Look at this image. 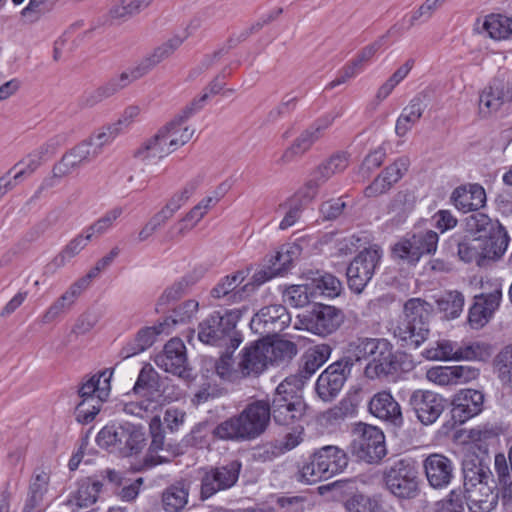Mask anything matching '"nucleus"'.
Segmentation results:
<instances>
[{"label": "nucleus", "mask_w": 512, "mask_h": 512, "mask_svg": "<svg viewBox=\"0 0 512 512\" xmlns=\"http://www.w3.org/2000/svg\"><path fill=\"white\" fill-rule=\"evenodd\" d=\"M167 322H158L153 326L142 327L134 338L128 341L120 350L119 356L128 359L149 349L156 341L157 336L169 334L166 330Z\"/></svg>", "instance_id": "28"}, {"label": "nucleus", "mask_w": 512, "mask_h": 512, "mask_svg": "<svg viewBox=\"0 0 512 512\" xmlns=\"http://www.w3.org/2000/svg\"><path fill=\"white\" fill-rule=\"evenodd\" d=\"M454 241L457 243L458 256L463 262L475 261L481 267L487 260L498 259L504 254L509 237L498 220L477 212L466 218V234Z\"/></svg>", "instance_id": "1"}, {"label": "nucleus", "mask_w": 512, "mask_h": 512, "mask_svg": "<svg viewBox=\"0 0 512 512\" xmlns=\"http://www.w3.org/2000/svg\"><path fill=\"white\" fill-rule=\"evenodd\" d=\"M124 120H118L113 124L102 127L98 132L94 133L87 142L94 149L92 157H97L103 146L110 144L119 134L123 132Z\"/></svg>", "instance_id": "50"}, {"label": "nucleus", "mask_w": 512, "mask_h": 512, "mask_svg": "<svg viewBox=\"0 0 512 512\" xmlns=\"http://www.w3.org/2000/svg\"><path fill=\"white\" fill-rule=\"evenodd\" d=\"M382 482L385 489L399 500H411L420 493L418 467L409 457L396 459L385 465Z\"/></svg>", "instance_id": "7"}, {"label": "nucleus", "mask_w": 512, "mask_h": 512, "mask_svg": "<svg viewBox=\"0 0 512 512\" xmlns=\"http://www.w3.org/2000/svg\"><path fill=\"white\" fill-rule=\"evenodd\" d=\"M242 470L240 460H231L223 465L207 466L199 470V499L206 501L221 491L236 485Z\"/></svg>", "instance_id": "9"}, {"label": "nucleus", "mask_w": 512, "mask_h": 512, "mask_svg": "<svg viewBox=\"0 0 512 512\" xmlns=\"http://www.w3.org/2000/svg\"><path fill=\"white\" fill-rule=\"evenodd\" d=\"M408 406L422 425L429 426L449 407V400L433 391L418 389L410 394Z\"/></svg>", "instance_id": "14"}, {"label": "nucleus", "mask_w": 512, "mask_h": 512, "mask_svg": "<svg viewBox=\"0 0 512 512\" xmlns=\"http://www.w3.org/2000/svg\"><path fill=\"white\" fill-rule=\"evenodd\" d=\"M155 363L164 371L181 378L186 379L191 376L187 364L186 347L179 338H172L165 344L163 353L156 357Z\"/></svg>", "instance_id": "19"}, {"label": "nucleus", "mask_w": 512, "mask_h": 512, "mask_svg": "<svg viewBox=\"0 0 512 512\" xmlns=\"http://www.w3.org/2000/svg\"><path fill=\"white\" fill-rule=\"evenodd\" d=\"M202 182L203 177L201 175L194 177L186 183L180 192L175 193L164 207L170 210V213L174 215V213L178 211L182 205L186 203V201L195 193Z\"/></svg>", "instance_id": "63"}, {"label": "nucleus", "mask_w": 512, "mask_h": 512, "mask_svg": "<svg viewBox=\"0 0 512 512\" xmlns=\"http://www.w3.org/2000/svg\"><path fill=\"white\" fill-rule=\"evenodd\" d=\"M493 370L503 385L512 384V343L502 348L494 357Z\"/></svg>", "instance_id": "52"}, {"label": "nucleus", "mask_w": 512, "mask_h": 512, "mask_svg": "<svg viewBox=\"0 0 512 512\" xmlns=\"http://www.w3.org/2000/svg\"><path fill=\"white\" fill-rule=\"evenodd\" d=\"M438 240V234L432 230L414 233L396 243L392 253L395 258L409 265H416L423 255L436 251Z\"/></svg>", "instance_id": "12"}, {"label": "nucleus", "mask_w": 512, "mask_h": 512, "mask_svg": "<svg viewBox=\"0 0 512 512\" xmlns=\"http://www.w3.org/2000/svg\"><path fill=\"white\" fill-rule=\"evenodd\" d=\"M308 281L299 285H291L283 292V301L292 307H304L310 302L312 295L311 288Z\"/></svg>", "instance_id": "56"}, {"label": "nucleus", "mask_w": 512, "mask_h": 512, "mask_svg": "<svg viewBox=\"0 0 512 512\" xmlns=\"http://www.w3.org/2000/svg\"><path fill=\"white\" fill-rule=\"evenodd\" d=\"M192 481L181 478L168 485L162 492L161 502L165 512H180L188 504Z\"/></svg>", "instance_id": "32"}, {"label": "nucleus", "mask_w": 512, "mask_h": 512, "mask_svg": "<svg viewBox=\"0 0 512 512\" xmlns=\"http://www.w3.org/2000/svg\"><path fill=\"white\" fill-rule=\"evenodd\" d=\"M103 484L91 477L84 478L78 482L74 500L79 508H87L96 503Z\"/></svg>", "instance_id": "44"}, {"label": "nucleus", "mask_w": 512, "mask_h": 512, "mask_svg": "<svg viewBox=\"0 0 512 512\" xmlns=\"http://www.w3.org/2000/svg\"><path fill=\"white\" fill-rule=\"evenodd\" d=\"M455 207L463 212L476 211L486 202V193L480 184L457 187L451 195Z\"/></svg>", "instance_id": "34"}, {"label": "nucleus", "mask_w": 512, "mask_h": 512, "mask_svg": "<svg viewBox=\"0 0 512 512\" xmlns=\"http://www.w3.org/2000/svg\"><path fill=\"white\" fill-rule=\"evenodd\" d=\"M432 313V304L421 298H410L405 302L403 318L394 330L402 348L415 350L427 340Z\"/></svg>", "instance_id": "4"}, {"label": "nucleus", "mask_w": 512, "mask_h": 512, "mask_svg": "<svg viewBox=\"0 0 512 512\" xmlns=\"http://www.w3.org/2000/svg\"><path fill=\"white\" fill-rule=\"evenodd\" d=\"M242 314L241 309L226 310L224 314L212 312L199 323L198 339L204 344L236 350L243 341L236 329Z\"/></svg>", "instance_id": "5"}, {"label": "nucleus", "mask_w": 512, "mask_h": 512, "mask_svg": "<svg viewBox=\"0 0 512 512\" xmlns=\"http://www.w3.org/2000/svg\"><path fill=\"white\" fill-rule=\"evenodd\" d=\"M334 117L325 115L315 120L306 130H304L288 147L282 157L283 163L292 162L295 158L302 156L312 145L322 136L323 132L331 126Z\"/></svg>", "instance_id": "20"}, {"label": "nucleus", "mask_w": 512, "mask_h": 512, "mask_svg": "<svg viewBox=\"0 0 512 512\" xmlns=\"http://www.w3.org/2000/svg\"><path fill=\"white\" fill-rule=\"evenodd\" d=\"M428 93L422 91L415 95L407 106H405L396 120L395 133L399 137H404L412 127L421 119L425 108Z\"/></svg>", "instance_id": "31"}, {"label": "nucleus", "mask_w": 512, "mask_h": 512, "mask_svg": "<svg viewBox=\"0 0 512 512\" xmlns=\"http://www.w3.org/2000/svg\"><path fill=\"white\" fill-rule=\"evenodd\" d=\"M153 0H121L110 9L112 19L125 20L147 8Z\"/></svg>", "instance_id": "59"}, {"label": "nucleus", "mask_w": 512, "mask_h": 512, "mask_svg": "<svg viewBox=\"0 0 512 512\" xmlns=\"http://www.w3.org/2000/svg\"><path fill=\"white\" fill-rule=\"evenodd\" d=\"M239 416L246 427V433L251 440L261 436L268 428L271 421L270 402L264 400H255L249 403Z\"/></svg>", "instance_id": "22"}, {"label": "nucleus", "mask_w": 512, "mask_h": 512, "mask_svg": "<svg viewBox=\"0 0 512 512\" xmlns=\"http://www.w3.org/2000/svg\"><path fill=\"white\" fill-rule=\"evenodd\" d=\"M151 443L148 449V454L143 460V466L146 469L152 468L156 465L168 463L170 459L162 455H154L159 451L164 450V431L159 418L155 417L150 423Z\"/></svg>", "instance_id": "37"}, {"label": "nucleus", "mask_w": 512, "mask_h": 512, "mask_svg": "<svg viewBox=\"0 0 512 512\" xmlns=\"http://www.w3.org/2000/svg\"><path fill=\"white\" fill-rule=\"evenodd\" d=\"M437 9L439 8L436 6L434 0H426L416 11L412 13L408 20L404 17L402 19V23H397L396 25L400 27L403 34L417 23L427 22Z\"/></svg>", "instance_id": "64"}, {"label": "nucleus", "mask_w": 512, "mask_h": 512, "mask_svg": "<svg viewBox=\"0 0 512 512\" xmlns=\"http://www.w3.org/2000/svg\"><path fill=\"white\" fill-rule=\"evenodd\" d=\"M318 459L322 462L326 480L344 471L348 466L346 452L337 446L327 445L315 450Z\"/></svg>", "instance_id": "35"}, {"label": "nucleus", "mask_w": 512, "mask_h": 512, "mask_svg": "<svg viewBox=\"0 0 512 512\" xmlns=\"http://www.w3.org/2000/svg\"><path fill=\"white\" fill-rule=\"evenodd\" d=\"M383 255L378 245H372L360 251L346 269L347 284L355 294H361L372 280Z\"/></svg>", "instance_id": "10"}, {"label": "nucleus", "mask_w": 512, "mask_h": 512, "mask_svg": "<svg viewBox=\"0 0 512 512\" xmlns=\"http://www.w3.org/2000/svg\"><path fill=\"white\" fill-rule=\"evenodd\" d=\"M493 352L491 344L486 342H472L467 345L459 346L456 348L455 361H487Z\"/></svg>", "instance_id": "48"}, {"label": "nucleus", "mask_w": 512, "mask_h": 512, "mask_svg": "<svg viewBox=\"0 0 512 512\" xmlns=\"http://www.w3.org/2000/svg\"><path fill=\"white\" fill-rule=\"evenodd\" d=\"M82 293L72 283L68 289L57 298L46 310L42 322L47 324L55 320L61 314L68 312Z\"/></svg>", "instance_id": "42"}, {"label": "nucleus", "mask_w": 512, "mask_h": 512, "mask_svg": "<svg viewBox=\"0 0 512 512\" xmlns=\"http://www.w3.org/2000/svg\"><path fill=\"white\" fill-rule=\"evenodd\" d=\"M271 417L278 426L300 424L306 403L302 396L301 381L297 377L285 378L276 388L270 403Z\"/></svg>", "instance_id": "6"}, {"label": "nucleus", "mask_w": 512, "mask_h": 512, "mask_svg": "<svg viewBox=\"0 0 512 512\" xmlns=\"http://www.w3.org/2000/svg\"><path fill=\"white\" fill-rule=\"evenodd\" d=\"M109 397V389H101L97 398H80L76 404L74 415L80 424L91 423L101 411L102 405Z\"/></svg>", "instance_id": "39"}, {"label": "nucleus", "mask_w": 512, "mask_h": 512, "mask_svg": "<svg viewBox=\"0 0 512 512\" xmlns=\"http://www.w3.org/2000/svg\"><path fill=\"white\" fill-rule=\"evenodd\" d=\"M298 318L302 329L319 336H327L339 329L345 316L339 308L316 303Z\"/></svg>", "instance_id": "11"}, {"label": "nucleus", "mask_w": 512, "mask_h": 512, "mask_svg": "<svg viewBox=\"0 0 512 512\" xmlns=\"http://www.w3.org/2000/svg\"><path fill=\"white\" fill-rule=\"evenodd\" d=\"M462 473L463 491L489 481L495 482L489 466L474 453L465 455L462 461Z\"/></svg>", "instance_id": "30"}, {"label": "nucleus", "mask_w": 512, "mask_h": 512, "mask_svg": "<svg viewBox=\"0 0 512 512\" xmlns=\"http://www.w3.org/2000/svg\"><path fill=\"white\" fill-rule=\"evenodd\" d=\"M208 99V94L194 99L190 104L186 105L180 113H178L169 123L162 127L153 137L145 141L138 148L134 156L141 161H149L152 159H161L176 150L179 146L186 144L193 136L194 130L185 127L179 137L169 134V129H174L182 120H188L197 111L204 107Z\"/></svg>", "instance_id": "2"}, {"label": "nucleus", "mask_w": 512, "mask_h": 512, "mask_svg": "<svg viewBox=\"0 0 512 512\" xmlns=\"http://www.w3.org/2000/svg\"><path fill=\"white\" fill-rule=\"evenodd\" d=\"M332 348L328 344H318L308 348L300 358L297 374L301 388L305 382L329 359Z\"/></svg>", "instance_id": "29"}, {"label": "nucleus", "mask_w": 512, "mask_h": 512, "mask_svg": "<svg viewBox=\"0 0 512 512\" xmlns=\"http://www.w3.org/2000/svg\"><path fill=\"white\" fill-rule=\"evenodd\" d=\"M326 480V474L323 471L322 462L319 461L314 451L309 457L303 461L299 469V481L307 484H314L319 481Z\"/></svg>", "instance_id": "54"}, {"label": "nucleus", "mask_w": 512, "mask_h": 512, "mask_svg": "<svg viewBox=\"0 0 512 512\" xmlns=\"http://www.w3.org/2000/svg\"><path fill=\"white\" fill-rule=\"evenodd\" d=\"M399 369L400 363L393 352V346L388 340L380 338L370 361L365 366L364 375L373 380L394 375Z\"/></svg>", "instance_id": "17"}, {"label": "nucleus", "mask_w": 512, "mask_h": 512, "mask_svg": "<svg viewBox=\"0 0 512 512\" xmlns=\"http://www.w3.org/2000/svg\"><path fill=\"white\" fill-rule=\"evenodd\" d=\"M122 429L120 450L123 451L126 456L139 453L143 449L146 441L143 428L131 423H125L122 425Z\"/></svg>", "instance_id": "41"}, {"label": "nucleus", "mask_w": 512, "mask_h": 512, "mask_svg": "<svg viewBox=\"0 0 512 512\" xmlns=\"http://www.w3.org/2000/svg\"><path fill=\"white\" fill-rule=\"evenodd\" d=\"M379 340L380 338H357L348 344V355L342 358H350L353 367L356 362L372 356V352L376 349Z\"/></svg>", "instance_id": "53"}, {"label": "nucleus", "mask_w": 512, "mask_h": 512, "mask_svg": "<svg viewBox=\"0 0 512 512\" xmlns=\"http://www.w3.org/2000/svg\"><path fill=\"white\" fill-rule=\"evenodd\" d=\"M368 410L374 417L394 427L399 428L404 423L401 406L389 391L374 394L368 403Z\"/></svg>", "instance_id": "24"}, {"label": "nucleus", "mask_w": 512, "mask_h": 512, "mask_svg": "<svg viewBox=\"0 0 512 512\" xmlns=\"http://www.w3.org/2000/svg\"><path fill=\"white\" fill-rule=\"evenodd\" d=\"M185 37L174 36L154 49L153 53L143 59L141 63L129 72H123L119 77L111 78L107 83L97 89L86 92L82 97V104L92 107L116 94L128 86L132 81L147 74L155 65L169 57L183 43Z\"/></svg>", "instance_id": "3"}, {"label": "nucleus", "mask_w": 512, "mask_h": 512, "mask_svg": "<svg viewBox=\"0 0 512 512\" xmlns=\"http://www.w3.org/2000/svg\"><path fill=\"white\" fill-rule=\"evenodd\" d=\"M212 436L214 439L221 441H250L246 433V427L243 426L239 414L231 416L217 424L212 430Z\"/></svg>", "instance_id": "38"}, {"label": "nucleus", "mask_w": 512, "mask_h": 512, "mask_svg": "<svg viewBox=\"0 0 512 512\" xmlns=\"http://www.w3.org/2000/svg\"><path fill=\"white\" fill-rule=\"evenodd\" d=\"M194 283L195 280L193 277L186 275L174 282L171 286L167 287L156 303V312L159 313L163 311L164 306H167L183 297Z\"/></svg>", "instance_id": "47"}, {"label": "nucleus", "mask_w": 512, "mask_h": 512, "mask_svg": "<svg viewBox=\"0 0 512 512\" xmlns=\"http://www.w3.org/2000/svg\"><path fill=\"white\" fill-rule=\"evenodd\" d=\"M291 316L286 307L281 304L265 306L256 313L251 321L253 332L270 339L276 337L290 325Z\"/></svg>", "instance_id": "15"}, {"label": "nucleus", "mask_w": 512, "mask_h": 512, "mask_svg": "<svg viewBox=\"0 0 512 512\" xmlns=\"http://www.w3.org/2000/svg\"><path fill=\"white\" fill-rule=\"evenodd\" d=\"M90 240L91 239H87V233H85V235H77L54 257L52 264L57 268L63 267L67 262L78 255Z\"/></svg>", "instance_id": "57"}, {"label": "nucleus", "mask_w": 512, "mask_h": 512, "mask_svg": "<svg viewBox=\"0 0 512 512\" xmlns=\"http://www.w3.org/2000/svg\"><path fill=\"white\" fill-rule=\"evenodd\" d=\"M423 468L429 485L435 489L447 487L454 477V465L443 454H430L423 461Z\"/></svg>", "instance_id": "25"}, {"label": "nucleus", "mask_w": 512, "mask_h": 512, "mask_svg": "<svg viewBox=\"0 0 512 512\" xmlns=\"http://www.w3.org/2000/svg\"><path fill=\"white\" fill-rule=\"evenodd\" d=\"M508 465L504 454H496L494 460V469L498 482L503 485L502 504L504 506L512 502V445L508 450Z\"/></svg>", "instance_id": "40"}, {"label": "nucleus", "mask_w": 512, "mask_h": 512, "mask_svg": "<svg viewBox=\"0 0 512 512\" xmlns=\"http://www.w3.org/2000/svg\"><path fill=\"white\" fill-rule=\"evenodd\" d=\"M305 281H308L312 295H323L329 298L338 296L342 290L341 281L330 273L320 270H307L303 273Z\"/></svg>", "instance_id": "33"}, {"label": "nucleus", "mask_w": 512, "mask_h": 512, "mask_svg": "<svg viewBox=\"0 0 512 512\" xmlns=\"http://www.w3.org/2000/svg\"><path fill=\"white\" fill-rule=\"evenodd\" d=\"M461 492L463 504L466 503L471 512H491L499 499L502 500L503 485L497 480L494 486L487 482Z\"/></svg>", "instance_id": "18"}, {"label": "nucleus", "mask_w": 512, "mask_h": 512, "mask_svg": "<svg viewBox=\"0 0 512 512\" xmlns=\"http://www.w3.org/2000/svg\"><path fill=\"white\" fill-rule=\"evenodd\" d=\"M235 350L226 348L220 357L215 361V372L223 380L234 381L240 375L238 372V365L234 366L233 352Z\"/></svg>", "instance_id": "62"}, {"label": "nucleus", "mask_w": 512, "mask_h": 512, "mask_svg": "<svg viewBox=\"0 0 512 512\" xmlns=\"http://www.w3.org/2000/svg\"><path fill=\"white\" fill-rule=\"evenodd\" d=\"M348 166V157L345 153H336L327 161L321 163L310 175L305 184L304 197L312 199L318 189L334 174L344 171Z\"/></svg>", "instance_id": "23"}, {"label": "nucleus", "mask_w": 512, "mask_h": 512, "mask_svg": "<svg viewBox=\"0 0 512 512\" xmlns=\"http://www.w3.org/2000/svg\"><path fill=\"white\" fill-rule=\"evenodd\" d=\"M264 345L267 348V354L269 355L268 361L270 362L281 363L291 360L298 352L297 345L290 340H264Z\"/></svg>", "instance_id": "49"}, {"label": "nucleus", "mask_w": 512, "mask_h": 512, "mask_svg": "<svg viewBox=\"0 0 512 512\" xmlns=\"http://www.w3.org/2000/svg\"><path fill=\"white\" fill-rule=\"evenodd\" d=\"M437 306L446 319H455L463 310L464 296L458 291L449 292L437 300Z\"/></svg>", "instance_id": "58"}, {"label": "nucleus", "mask_w": 512, "mask_h": 512, "mask_svg": "<svg viewBox=\"0 0 512 512\" xmlns=\"http://www.w3.org/2000/svg\"><path fill=\"white\" fill-rule=\"evenodd\" d=\"M133 392L150 399L160 391L159 376L150 364H146L139 372L133 386Z\"/></svg>", "instance_id": "43"}, {"label": "nucleus", "mask_w": 512, "mask_h": 512, "mask_svg": "<svg viewBox=\"0 0 512 512\" xmlns=\"http://www.w3.org/2000/svg\"><path fill=\"white\" fill-rule=\"evenodd\" d=\"M199 304L196 300H187L176 307L172 313L162 322H167L166 330L171 333L172 328L179 324L189 322L198 311Z\"/></svg>", "instance_id": "55"}, {"label": "nucleus", "mask_w": 512, "mask_h": 512, "mask_svg": "<svg viewBox=\"0 0 512 512\" xmlns=\"http://www.w3.org/2000/svg\"><path fill=\"white\" fill-rule=\"evenodd\" d=\"M248 274V271L238 270L222 277L211 289L210 296L214 299H222L227 304L243 301L249 296V289H251V285L241 286Z\"/></svg>", "instance_id": "21"}, {"label": "nucleus", "mask_w": 512, "mask_h": 512, "mask_svg": "<svg viewBox=\"0 0 512 512\" xmlns=\"http://www.w3.org/2000/svg\"><path fill=\"white\" fill-rule=\"evenodd\" d=\"M352 433V453L359 460L378 464L386 456L385 435L380 428L359 422L354 425Z\"/></svg>", "instance_id": "8"}, {"label": "nucleus", "mask_w": 512, "mask_h": 512, "mask_svg": "<svg viewBox=\"0 0 512 512\" xmlns=\"http://www.w3.org/2000/svg\"><path fill=\"white\" fill-rule=\"evenodd\" d=\"M114 369H105L99 374L91 376L78 387L77 394L79 398H97L101 389H111L110 379Z\"/></svg>", "instance_id": "45"}, {"label": "nucleus", "mask_w": 512, "mask_h": 512, "mask_svg": "<svg viewBox=\"0 0 512 512\" xmlns=\"http://www.w3.org/2000/svg\"><path fill=\"white\" fill-rule=\"evenodd\" d=\"M483 29L492 39L512 37V18L501 14H490L484 20Z\"/></svg>", "instance_id": "51"}, {"label": "nucleus", "mask_w": 512, "mask_h": 512, "mask_svg": "<svg viewBox=\"0 0 512 512\" xmlns=\"http://www.w3.org/2000/svg\"><path fill=\"white\" fill-rule=\"evenodd\" d=\"M501 297L500 290L475 297L476 301L468 313V323L472 329H481L489 322L500 305Z\"/></svg>", "instance_id": "27"}, {"label": "nucleus", "mask_w": 512, "mask_h": 512, "mask_svg": "<svg viewBox=\"0 0 512 512\" xmlns=\"http://www.w3.org/2000/svg\"><path fill=\"white\" fill-rule=\"evenodd\" d=\"M300 250L299 245L296 244L282 245L274 255L270 256L268 263L278 276L282 275L290 270L294 260L299 256Z\"/></svg>", "instance_id": "46"}, {"label": "nucleus", "mask_w": 512, "mask_h": 512, "mask_svg": "<svg viewBox=\"0 0 512 512\" xmlns=\"http://www.w3.org/2000/svg\"><path fill=\"white\" fill-rule=\"evenodd\" d=\"M268 358L264 339L256 341L242 349L237 371L241 377L258 376L267 368Z\"/></svg>", "instance_id": "26"}, {"label": "nucleus", "mask_w": 512, "mask_h": 512, "mask_svg": "<svg viewBox=\"0 0 512 512\" xmlns=\"http://www.w3.org/2000/svg\"><path fill=\"white\" fill-rule=\"evenodd\" d=\"M49 479L48 473L44 471L32 476L23 512H34L36 510L41 512L43 510V499L48 490Z\"/></svg>", "instance_id": "36"}, {"label": "nucleus", "mask_w": 512, "mask_h": 512, "mask_svg": "<svg viewBox=\"0 0 512 512\" xmlns=\"http://www.w3.org/2000/svg\"><path fill=\"white\" fill-rule=\"evenodd\" d=\"M350 358H340L331 363L318 377L315 391L324 402L333 401L341 392L345 382L351 375Z\"/></svg>", "instance_id": "13"}, {"label": "nucleus", "mask_w": 512, "mask_h": 512, "mask_svg": "<svg viewBox=\"0 0 512 512\" xmlns=\"http://www.w3.org/2000/svg\"><path fill=\"white\" fill-rule=\"evenodd\" d=\"M346 512H382V505L373 498L356 493L344 502Z\"/></svg>", "instance_id": "60"}, {"label": "nucleus", "mask_w": 512, "mask_h": 512, "mask_svg": "<svg viewBox=\"0 0 512 512\" xmlns=\"http://www.w3.org/2000/svg\"><path fill=\"white\" fill-rule=\"evenodd\" d=\"M484 394L475 389H463L454 395L450 407V419L445 426L454 428L464 424L483 410Z\"/></svg>", "instance_id": "16"}, {"label": "nucleus", "mask_w": 512, "mask_h": 512, "mask_svg": "<svg viewBox=\"0 0 512 512\" xmlns=\"http://www.w3.org/2000/svg\"><path fill=\"white\" fill-rule=\"evenodd\" d=\"M284 427L290 429V432L285 434L279 446L272 447L271 454L274 457L294 449L303 441L304 427L301 423Z\"/></svg>", "instance_id": "61"}]
</instances>
